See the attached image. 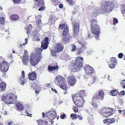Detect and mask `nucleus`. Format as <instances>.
Instances as JSON below:
<instances>
[{
	"label": "nucleus",
	"mask_w": 125,
	"mask_h": 125,
	"mask_svg": "<svg viewBox=\"0 0 125 125\" xmlns=\"http://www.w3.org/2000/svg\"><path fill=\"white\" fill-rule=\"evenodd\" d=\"M42 51V49L40 48L37 50L35 54L31 53L30 56V61L32 65L37 64L42 58L41 53Z\"/></svg>",
	"instance_id": "obj_1"
},
{
	"label": "nucleus",
	"mask_w": 125,
	"mask_h": 125,
	"mask_svg": "<svg viewBox=\"0 0 125 125\" xmlns=\"http://www.w3.org/2000/svg\"><path fill=\"white\" fill-rule=\"evenodd\" d=\"M91 30L92 33L95 35V37L97 39H98V37L100 33L99 27L97 24L96 20L95 19L91 21Z\"/></svg>",
	"instance_id": "obj_2"
},
{
	"label": "nucleus",
	"mask_w": 125,
	"mask_h": 125,
	"mask_svg": "<svg viewBox=\"0 0 125 125\" xmlns=\"http://www.w3.org/2000/svg\"><path fill=\"white\" fill-rule=\"evenodd\" d=\"M16 98L11 94H5L2 98V99L4 102L7 104H14L16 102Z\"/></svg>",
	"instance_id": "obj_3"
},
{
	"label": "nucleus",
	"mask_w": 125,
	"mask_h": 125,
	"mask_svg": "<svg viewBox=\"0 0 125 125\" xmlns=\"http://www.w3.org/2000/svg\"><path fill=\"white\" fill-rule=\"evenodd\" d=\"M83 62V58L80 57H77L75 62V64L72 68L71 71L72 72H75L79 71L80 68L82 67V63Z\"/></svg>",
	"instance_id": "obj_4"
},
{
	"label": "nucleus",
	"mask_w": 125,
	"mask_h": 125,
	"mask_svg": "<svg viewBox=\"0 0 125 125\" xmlns=\"http://www.w3.org/2000/svg\"><path fill=\"white\" fill-rule=\"evenodd\" d=\"M114 4L111 2H108L102 5L101 8V13L109 12L112 10Z\"/></svg>",
	"instance_id": "obj_5"
},
{
	"label": "nucleus",
	"mask_w": 125,
	"mask_h": 125,
	"mask_svg": "<svg viewBox=\"0 0 125 125\" xmlns=\"http://www.w3.org/2000/svg\"><path fill=\"white\" fill-rule=\"evenodd\" d=\"M104 93L103 91H100L98 92H96L93 97L94 102H98L99 100H102L104 97Z\"/></svg>",
	"instance_id": "obj_6"
},
{
	"label": "nucleus",
	"mask_w": 125,
	"mask_h": 125,
	"mask_svg": "<svg viewBox=\"0 0 125 125\" xmlns=\"http://www.w3.org/2000/svg\"><path fill=\"white\" fill-rule=\"evenodd\" d=\"M55 83L58 86H61L63 84H66L65 79L60 75L57 76L55 77Z\"/></svg>",
	"instance_id": "obj_7"
},
{
	"label": "nucleus",
	"mask_w": 125,
	"mask_h": 125,
	"mask_svg": "<svg viewBox=\"0 0 125 125\" xmlns=\"http://www.w3.org/2000/svg\"><path fill=\"white\" fill-rule=\"evenodd\" d=\"M79 95L80 94H75L74 98H75L76 101L74 103L76 104V105L77 106L81 107L82 106L84 101L83 99L79 96Z\"/></svg>",
	"instance_id": "obj_8"
},
{
	"label": "nucleus",
	"mask_w": 125,
	"mask_h": 125,
	"mask_svg": "<svg viewBox=\"0 0 125 125\" xmlns=\"http://www.w3.org/2000/svg\"><path fill=\"white\" fill-rule=\"evenodd\" d=\"M113 109L112 108L110 109L107 108L104 109L102 110L101 111V113L104 116L106 117L109 115H111L113 114Z\"/></svg>",
	"instance_id": "obj_9"
},
{
	"label": "nucleus",
	"mask_w": 125,
	"mask_h": 125,
	"mask_svg": "<svg viewBox=\"0 0 125 125\" xmlns=\"http://www.w3.org/2000/svg\"><path fill=\"white\" fill-rule=\"evenodd\" d=\"M49 39L46 37L44 39V40L42 42L41 47L44 50L46 49L48 46L49 44Z\"/></svg>",
	"instance_id": "obj_10"
},
{
	"label": "nucleus",
	"mask_w": 125,
	"mask_h": 125,
	"mask_svg": "<svg viewBox=\"0 0 125 125\" xmlns=\"http://www.w3.org/2000/svg\"><path fill=\"white\" fill-rule=\"evenodd\" d=\"M67 81L69 84L71 86H73L76 82V80L75 78L72 75L68 77Z\"/></svg>",
	"instance_id": "obj_11"
},
{
	"label": "nucleus",
	"mask_w": 125,
	"mask_h": 125,
	"mask_svg": "<svg viewBox=\"0 0 125 125\" xmlns=\"http://www.w3.org/2000/svg\"><path fill=\"white\" fill-rule=\"evenodd\" d=\"M9 68L6 62H4L0 63V70L6 72L8 70Z\"/></svg>",
	"instance_id": "obj_12"
},
{
	"label": "nucleus",
	"mask_w": 125,
	"mask_h": 125,
	"mask_svg": "<svg viewBox=\"0 0 125 125\" xmlns=\"http://www.w3.org/2000/svg\"><path fill=\"white\" fill-rule=\"evenodd\" d=\"M47 117L49 118L51 120L54 119L56 115V113L54 111H52L48 112L45 115Z\"/></svg>",
	"instance_id": "obj_13"
},
{
	"label": "nucleus",
	"mask_w": 125,
	"mask_h": 125,
	"mask_svg": "<svg viewBox=\"0 0 125 125\" xmlns=\"http://www.w3.org/2000/svg\"><path fill=\"white\" fill-rule=\"evenodd\" d=\"M28 52L26 50L24 51V53L22 61L23 63L25 65H27V63L29 61V59L28 57Z\"/></svg>",
	"instance_id": "obj_14"
},
{
	"label": "nucleus",
	"mask_w": 125,
	"mask_h": 125,
	"mask_svg": "<svg viewBox=\"0 0 125 125\" xmlns=\"http://www.w3.org/2000/svg\"><path fill=\"white\" fill-rule=\"evenodd\" d=\"M67 25L65 27V28L64 30L63 31V37H63V40L64 41H66L67 40V37L68 36H69V30Z\"/></svg>",
	"instance_id": "obj_15"
},
{
	"label": "nucleus",
	"mask_w": 125,
	"mask_h": 125,
	"mask_svg": "<svg viewBox=\"0 0 125 125\" xmlns=\"http://www.w3.org/2000/svg\"><path fill=\"white\" fill-rule=\"evenodd\" d=\"M84 69L85 70V72L86 74H88L89 75L91 74L94 71L93 68L90 66H89L88 65L85 67Z\"/></svg>",
	"instance_id": "obj_16"
},
{
	"label": "nucleus",
	"mask_w": 125,
	"mask_h": 125,
	"mask_svg": "<svg viewBox=\"0 0 125 125\" xmlns=\"http://www.w3.org/2000/svg\"><path fill=\"white\" fill-rule=\"evenodd\" d=\"M73 28L74 35L75 36L77 34H78L79 32V23L78 22L76 23Z\"/></svg>",
	"instance_id": "obj_17"
},
{
	"label": "nucleus",
	"mask_w": 125,
	"mask_h": 125,
	"mask_svg": "<svg viewBox=\"0 0 125 125\" xmlns=\"http://www.w3.org/2000/svg\"><path fill=\"white\" fill-rule=\"evenodd\" d=\"M63 48V46L62 44L60 43L56 44L55 47V49L57 52L62 51Z\"/></svg>",
	"instance_id": "obj_18"
},
{
	"label": "nucleus",
	"mask_w": 125,
	"mask_h": 125,
	"mask_svg": "<svg viewBox=\"0 0 125 125\" xmlns=\"http://www.w3.org/2000/svg\"><path fill=\"white\" fill-rule=\"evenodd\" d=\"M28 78L29 79L31 80H35L36 78V73L34 72H33L31 73H29Z\"/></svg>",
	"instance_id": "obj_19"
},
{
	"label": "nucleus",
	"mask_w": 125,
	"mask_h": 125,
	"mask_svg": "<svg viewBox=\"0 0 125 125\" xmlns=\"http://www.w3.org/2000/svg\"><path fill=\"white\" fill-rule=\"evenodd\" d=\"M101 9H100L99 8L97 7L92 12V13L94 15H97L99 14L100 12H101Z\"/></svg>",
	"instance_id": "obj_20"
},
{
	"label": "nucleus",
	"mask_w": 125,
	"mask_h": 125,
	"mask_svg": "<svg viewBox=\"0 0 125 125\" xmlns=\"http://www.w3.org/2000/svg\"><path fill=\"white\" fill-rule=\"evenodd\" d=\"M25 76L24 72V71H22L21 73V76L22 77V78H20L19 80L20 81H21V84L22 85H24L26 82V80L23 79V77Z\"/></svg>",
	"instance_id": "obj_21"
},
{
	"label": "nucleus",
	"mask_w": 125,
	"mask_h": 125,
	"mask_svg": "<svg viewBox=\"0 0 125 125\" xmlns=\"http://www.w3.org/2000/svg\"><path fill=\"white\" fill-rule=\"evenodd\" d=\"M19 16L16 14L10 16V19L12 20H17L19 19Z\"/></svg>",
	"instance_id": "obj_22"
},
{
	"label": "nucleus",
	"mask_w": 125,
	"mask_h": 125,
	"mask_svg": "<svg viewBox=\"0 0 125 125\" xmlns=\"http://www.w3.org/2000/svg\"><path fill=\"white\" fill-rule=\"evenodd\" d=\"M0 87L2 91H4L6 87V85L5 83L3 82H1L0 84Z\"/></svg>",
	"instance_id": "obj_23"
},
{
	"label": "nucleus",
	"mask_w": 125,
	"mask_h": 125,
	"mask_svg": "<svg viewBox=\"0 0 125 125\" xmlns=\"http://www.w3.org/2000/svg\"><path fill=\"white\" fill-rule=\"evenodd\" d=\"M48 69L49 71H52L56 69H58V66H50L48 67Z\"/></svg>",
	"instance_id": "obj_24"
},
{
	"label": "nucleus",
	"mask_w": 125,
	"mask_h": 125,
	"mask_svg": "<svg viewBox=\"0 0 125 125\" xmlns=\"http://www.w3.org/2000/svg\"><path fill=\"white\" fill-rule=\"evenodd\" d=\"M16 107L18 110H22L24 108L23 105L20 103H19L17 105Z\"/></svg>",
	"instance_id": "obj_25"
},
{
	"label": "nucleus",
	"mask_w": 125,
	"mask_h": 125,
	"mask_svg": "<svg viewBox=\"0 0 125 125\" xmlns=\"http://www.w3.org/2000/svg\"><path fill=\"white\" fill-rule=\"evenodd\" d=\"M77 94H80L79 96H80L82 98V95L84 96L86 94H85V92L84 90H81L79 92V93Z\"/></svg>",
	"instance_id": "obj_26"
},
{
	"label": "nucleus",
	"mask_w": 125,
	"mask_h": 125,
	"mask_svg": "<svg viewBox=\"0 0 125 125\" xmlns=\"http://www.w3.org/2000/svg\"><path fill=\"white\" fill-rule=\"evenodd\" d=\"M118 93V92L116 90H114L111 92L110 94L113 96H115L117 95Z\"/></svg>",
	"instance_id": "obj_27"
},
{
	"label": "nucleus",
	"mask_w": 125,
	"mask_h": 125,
	"mask_svg": "<svg viewBox=\"0 0 125 125\" xmlns=\"http://www.w3.org/2000/svg\"><path fill=\"white\" fill-rule=\"evenodd\" d=\"M34 38L35 40L39 41L40 40V34H38L35 35L34 36Z\"/></svg>",
	"instance_id": "obj_28"
},
{
	"label": "nucleus",
	"mask_w": 125,
	"mask_h": 125,
	"mask_svg": "<svg viewBox=\"0 0 125 125\" xmlns=\"http://www.w3.org/2000/svg\"><path fill=\"white\" fill-rule=\"evenodd\" d=\"M79 43L81 44L83 48H86V42L84 41H81L80 42H79Z\"/></svg>",
	"instance_id": "obj_29"
},
{
	"label": "nucleus",
	"mask_w": 125,
	"mask_h": 125,
	"mask_svg": "<svg viewBox=\"0 0 125 125\" xmlns=\"http://www.w3.org/2000/svg\"><path fill=\"white\" fill-rule=\"evenodd\" d=\"M66 0L67 1V2L71 6L74 5L75 3V1H73V0Z\"/></svg>",
	"instance_id": "obj_30"
},
{
	"label": "nucleus",
	"mask_w": 125,
	"mask_h": 125,
	"mask_svg": "<svg viewBox=\"0 0 125 125\" xmlns=\"http://www.w3.org/2000/svg\"><path fill=\"white\" fill-rule=\"evenodd\" d=\"M44 1L43 0H39L37 3V5L39 6H43L44 5Z\"/></svg>",
	"instance_id": "obj_31"
},
{
	"label": "nucleus",
	"mask_w": 125,
	"mask_h": 125,
	"mask_svg": "<svg viewBox=\"0 0 125 125\" xmlns=\"http://www.w3.org/2000/svg\"><path fill=\"white\" fill-rule=\"evenodd\" d=\"M122 13L123 14L125 13V5H122L121 6Z\"/></svg>",
	"instance_id": "obj_32"
},
{
	"label": "nucleus",
	"mask_w": 125,
	"mask_h": 125,
	"mask_svg": "<svg viewBox=\"0 0 125 125\" xmlns=\"http://www.w3.org/2000/svg\"><path fill=\"white\" fill-rule=\"evenodd\" d=\"M5 19L3 17H0V23L2 24H3L5 22Z\"/></svg>",
	"instance_id": "obj_33"
},
{
	"label": "nucleus",
	"mask_w": 125,
	"mask_h": 125,
	"mask_svg": "<svg viewBox=\"0 0 125 125\" xmlns=\"http://www.w3.org/2000/svg\"><path fill=\"white\" fill-rule=\"evenodd\" d=\"M111 63H113L115 64H117V61L116 58L115 57H112L111 59Z\"/></svg>",
	"instance_id": "obj_34"
},
{
	"label": "nucleus",
	"mask_w": 125,
	"mask_h": 125,
	"mask_svg": "<svg viewBox=\"0 0 125 125\" xmlns=\"http://www.w3.org/2000/svg\"><path fill=\"white\" fill-rule=\"evenodd\" d=\"M30 26L28 27V28H27V31L26 32L27 33H29L31 30V29L32 28V26L30 24L29 25Z\"/></svg>",
	"instance_id": "obj_35"
},
{
	"label": "nucleus",
	"mask_w": 125,
	"mask_h": 125,
	"mask_svg": "<svg viewBox=\"0 0 125 125\" xmlns=\"http://www.w3.org/2000/svg\"><path fill=\"white\" fill-rule=\"evenodd\" d=\"M117 64H115L113 63L109 64V67L111 69H113L115 68V65Z\"/></svg>",
	"instance_id": "obj_36"
},
{
	"label": "nucleus",
	"mask_w": 125,
	"mask_h": 125,
	"mask_svg": "<svg viewBox=\"0 0 125 125\" xmlns=\"http://www.w3.org/2000/svg\"><path fill=\"white\" fill-rule=\"evenodd\" d=\"M56 50H53L52 51H51V54L52 56H55L56 55V52H56Z\"/></svg>",
	"instance_id": "obj_37"
},
{
	"label": "nucleus",
	"mask_w": 125,
	"mask_h": 125,
	"mask_svg": "<svg viewBox=\"0 0 125 125\" xmlns=\"http://www.w3.org/2000/svg\"><path fill=\"white\" fill-rule=\"evenodd\" d=\"M67 25H65V24H61L59 25V28L61 30L63 29V28L65 27Z\"/></svg>",
	"instance_id": "obj_38"
},
{
	"label": "nucleus",
	"mask_w": 125,
	"mask_h": 125,
	"mask_svg": "<svg viewBox=\"0 0 125 125\" xmlns=\"http://www.w3.org/2000/svg\"><path fill=\"white\" fill-rule=\"evenodd\" d=\"M108 121L109 123H112L115 122V119L114 118H112L111 119H108Z\"/></svg>",
	"instance_id": "obj_39"
},
{
	"label": "nucleus",
	"mask_w": 125,
	"mask_h": 125,
	"mask_svg": "<svg viewBox=\"0 0 125 125\" xmlns=\"http://www.w3.org/2000/svg\"><path fill=\"white\" fill-rule=\"evenodd\" d=\"M71 46L72 48V51H75L76 49V48L74 44H72L71 45Z\"/></svg>",
	"instance_id": "obj_40"
},
{
	"label": "nucleus",
	"mask_w": 125,
	"mask_h": 125,
	"mask_svg": "<svg viewBox=\"0 0 125 125\" xmlns=\"http://www.w3.org/2000/svg\"><path fill=\"white\" fill-rule=\"evenodd\" d=\"M61 88L62 89L64 90H65L66 89L67 86H66V84H63L61 86H60Z\"/></svg>",
	"instance_id": "obj_41"
},
{
	"label": "nucleus",
	"mask_w": 125,
	"mask_h": 125,
	"mask_svg": "<svg viewBox=\"0 0 125 125\" xmlns=\"http://www.w3.org/2000/svg\"><path fill=\"white\" fill-rule=\"evenodd\" d=\"M94 102L93 100V103H92V105H93L95 108H96L97 107V104H96L95 103V102Z\"/></svg>",
	"instance_id": "obj_42"
},
{
	"label": "nucleus",
	"mask_w": 125,
	"mask_h": 125,
	"mask_svg": "<svg viewBox=\"0 0 125 125\" xmlns=\"http://www.w3.org/2000/svg\"><path fill=\"white\" fill-rule=\"evenodd\" d=\"M93 118L92 115H89L88 117V121L93 120Z\"/></svg>",
	"instance_id": "obj_43"
},
{
	"label": "nucleus",
	"mask_w": 125,
	"mask_h": 125,
	"mask_svg": "<svg viewBox=\"0 0 125 125\" xmlns=\"http://www.w3.org/2000/svg\"><path fill=\"white\" fill-rule=\"evenodd\" d=\"M113 23L114 25H115L116 23L118 22V20L115 18L113 20Z\"/></svg>",
	"instance_id": "obj_44"
},
{
	"label": "nucleus",
	"mask_w": 125,
	"mask_h": 125,
	"mask_svg": "<svg viewBox=\"0 0 125 125\" xmlns=\"http://www.w3.org/2000/svg\"><path fill=\"white\" fill-rule=\"evenodd\" d=\"M123 54L122 53H121L118 54V56L120 58H122L123 57Z\"/></svg>",
	"instance_id": "obj_45"
},
{
	"label": "nucleus",
	"mask_w": 125,
	"mask_h": 125,
	"mask_svg": "<svg viewBox=\"0 0 125 125\" xmlns=\"http://www.w3.org/2000/svg\"><path fill=\"white\" fill-rule=\"evenodd\" d=\"M71 117H73L74 118H76L77 117V116L75 114H71Z\"/></svg>",
	"instance_id": "obj_46"
},
{
	"label": "nucleus",
	"mask_w": 125,
	"mask_h": 125,
	"mask_svg": "<svg viewBox=\"0 0 125 125\" xmlns=\"http://www.w3.org/2000/svg\"><path fill=\"white\" fill-rule=\"evenodd\" d=\"M21 0H13L14 3L15 4H17Z\"/></svg>",
	"instance_id": "obj_47"
},
{
	"label": "nucleus",
	"mask_w": 125,
	"mask_h": 125,
	"mask_svg": "<svg viewBox=\"0 0 125 125\" xmlns=\"http://www.w3.org/2000/svg\"><path fill=\"white\" fill-rule=\"evenodd\" d=\"M28 39L27 38H26L25 39V43H23V46H24L25 44H27L28 43Z\"/></svg>",
	"instance_id": "obj_48"
},
{
	"label": "nucleus",
	"mask_w": 125,
	"mask_h": 125,
	"mask_svg": "<svg viewBox=\"0 0 125 125\" xmlns=\"http://www.w3.org/2000/svg\"><path fill=\"white\" fill-rule=\"evenodd\" d=\"M66 116V115L65 114H63L62 115H61L60 116V117L61 119H63Z\"/></svg>",
	"instance_id": "obj_49"
},
{
	"label": "nucleus",
	"mask_w": 125,
	"mask_h": 125,
	"mask_svg": "<svg viewBox=\"0 0 125 125\" xmlns=\"http://www.w3.org/2000/svg\"><path fill=\"white\" fill-rule=\"evenodd\" d=\"M10 32L9 31H5L4 33L5 34L7 35L8 37L9 35Z\"/></svg>",
	"instance_id": "obj_50"
},
{
	"label": "nucleus",
	"mask_w": 125,
	"mask_h": 125,
	"mask_svg": "<svg viewBox=\"0 0 125 125\" xmlns=\"http://www.w3.org/2000/svg\"><path fill=\"white\" fill-rule=\"evenodd\" d=\"M119 94L120 95H124L125 94V92L124 91H121L119 93Z\"/></svg>",
	"instance_id": "obj_51"
},
{
	"label": "nucleus",
	"mask_w": 125,
	"mask_h": 125,
	"mask_svg": "<svg viewBox=\"0 0 125 125\" xmlns=\"http://www.w3.org/2000/svg\"><path fill=\"white\" fill-rule=\"evenodd\" d=\"M37 24L38 25H40L42 24V22H41V20H38L37 21Z\"/></svg>",
	"instance_id": "obj_52"
},
{
	"label": "nucleus",
	"mask_w": 125,
	"mask_h": 125,
	"mask_svg": "<svg viewBox=\"0 0 125 125\" xmlns=\"http://www.w3.org/2000/svg\"><path fill=\"white\" fill-rule=\"evenodd\" d=\"M2 113L5 115H7L8 114L7 112L6 111H5L4 110H2Z\"/></svg>",
	"instance_id": "obj_53"
},
{
	"label": "nucleus",
	"mask_w": 125,
	"mask_h": 125,
	"mask_svg": "<svg viewBox=\"0 0 125 125\" xmlns=\"http://www.w3.org/2000/svg\"><path fill=\"white\" fill-rule=\"evenodd\" d=\"M41 125H47V124L45 122H43L42 123H41Z\"/></svg>",
	"instance_id": "obj_54"
},
{
	"label": "nucleus",
	"mask_w": 125,
	"mask_h": 125,
	"mask_svg": "<svg viewBox=\"0 0 125 125\" xmlns=\"http://www.w3.org/2000/svg\"><path fill=\"white\" fill-rule=\"evenodd\" d=\"M125 84V83L124 82H123L122 81L120 83V84L122 86H123Z\"/></svg>",
	"instance_id": "obj_55"
},
{
	"label": "nucleus",
	"mask_w": 125,
	"mask_h": 125,
	"mask_svg": "<svg viewBox=\"0 0 125 125\" xmlns=\"http://www.w3.org/2000/svg\"><path fill=\"white\" fill-rule=\"evenodd\" d=\"M44 9V8L43 6H42L40 8L38 9L39 10H41Z\"/></svg>",
	"instance_id": "obj_56"
},
{
	"label": "nucleus",
	"mask_w": 125,
	"mask_h": 125,
	"mask_svg": "<svg viewBox=\"0 0 125 125\" xmlns=\"http://www.w3.org/2000/svg\"><path fill=\"white\" fill-rule=\"evenodd\" d=\"M39 89L37 90V89H35V93L36 94H38L39 92Z\"/></svg>",
	"instance_id": "obj_57"
},
{
	"label": "nucleus",
	"mask_w": 125,
	"mask_h": 125,
	"mask_svg": "<svg viewBox=\"0 0 125 125\" xmlns=\"http://www.w3.org/2000/svg\"><path fill=\"white\" fill-rule=\"evenodd\" d=\"M51 89L52 90V91H54L55 93H57V91L55 89H53L52 88H51Z\"/></svg>",
	"instance_id": "obj_58"
},
{
	"label": "nucleus",
	"mask_w": 125,
	"mask_h": 125,
	"mask_svg": "<svg viewBox=\"0 0 125 125\" xmlns=\"http://www.w3.org/2000/svg\"><path fill=\"white\" fill-rule=\"evenodd\" d=\"M108 119L104 120L103 121V122L104 123H108Z\"/></svg>",
	"instance_id": "obj_59"
},
{
	"label": "nucleus",
	"mask_w": 125,
	"mask_h": 125,
	"mask_svg": "<svg viewBox=\"0 0 125 125\" xmlns=\"http://www.w3.org/2000/svg\"><path fill=\"white\" fill-rule=\"evenodd\" d=\"M12 121H10V122L8 123V125H12Z\"/></svg>",
	"instance_id": "obj_60"
},
{
	"label": "nucleus",
	"mask_w": 125,
	"mask_h": 125,
	"mask_svg": "<svg viewBox=\"0 0 125 125\" xmlns=\"http://www.w3.org/2000/svg\"><path fill=\"white\" fill-rule=\"evenodd\" d=\"M45 85H46L45 86L46 87H48L50 86V84L49 83H48L46 84H45Z\"/></svg>",
	"instance_id": "obj_61"
},
{
	"label": "nucleus",
	"mask_w": 125,
	"mask_h": 125,
	"mask_svg": "<svg viewBox=\"0 0 125 125\" xmlns=\"http://www.w3.org/2000/svg\"><path fill=\"white\" fill-rule=\"evenodd\" d=\"M59 7L60 8H62L63 7V5L62 4H60L59 5Z\"/></svg>",
	"instance_id": "obj_62"
},
{
	"label": "nucleus",
	"mask_w": 125,
	"mask_h": 125,
	"mask_svg": "<svg viewBox=\"0 0 125 125\" xmlns=\"http://www.w3.org/2000/svg\"><path fill=\"white\" fill-rule=\"evenodd\" d=\"M79 119L80 120H81L82 119V117L81 116H79Z\"/></svg>",
	"instance_id": "obj_63"
},
{
	"label": "nucleus",
	"mask_w": 125,
	"mask_h": 125,
	"mask_svg": "<svg viewBox=\"0 0 125 125\" xmlns=\"http://www.w3.org/2000/svg\"><path fill=\"white\" fill-rule=\"evenodd\" d=\"M10 55V56L9 57L10 59H11L12 58V54H11Z\"/></svg>",
	"instance_id": "obj_64"
}]
</instances>
